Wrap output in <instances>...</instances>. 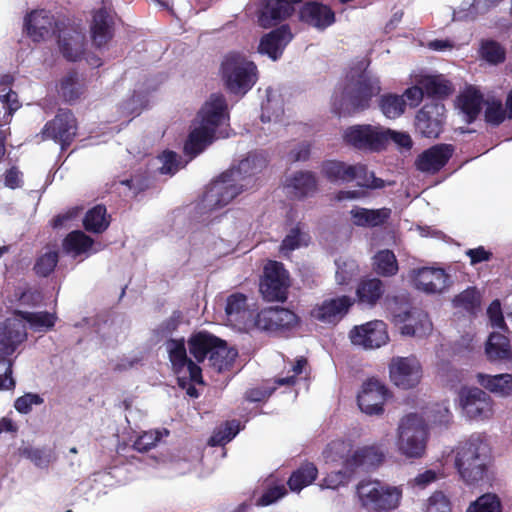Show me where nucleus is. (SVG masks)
I'll use <instances>...</instances> for the list:
<instances>
[{
	"label": "nucleus",
	"mask_w": 512,
	"mask_h": 512,
	"mask_svg": "<svg viewBox=\"0 0 512 512\" xmlns=\"http://www.w3.org/2000/svg\"><path fill=\"white\" fill-rule=\"evenodd\" d=\"M485 352L490 361H504L512 358L510 340L502 333L492 332L486 342Z\"/></svg>",
	"instance_id": "obj_38"
},
{
	"label": "nucleus",
	"mask_w": 512,
	"mask_h": 512,
	"mask_svg": "<svg viewBox=\"0 0 512 512\" xmlns=\"http://www.w3.org/2000/svg\"><path fill=\"white\" fill-rule=\"evenodd\" d=\"M14 314L29 323L31 329L39 332L51 330L55 326L57 320L54 313L47 311L28 312L15 310Z\"/></svg>",
	"instance_id": "obj_45"
},
{
	"label": "nucleus",
	"mask_w": 512,
	"mask_h": 512,
	"mask_svg": "<svg viewBox=\"0 0 512 512\" xmlns=\"http://www.w3.org/2000/svg\"><path fill=\"white\" fill-rule=\"evenodd\" d=\"M385 293V286L379 278L362 279L356 288V301L359 305L372 308Z\"/></svg>",
	"instance_id": "obj_34"
},
{
	"label": "nucleus",
	"mask_w": 512,
	"mask_h": 512,
	"mask_svg": "<svg viewBox=\"0 0 512 512\" xmlns=\"http://www.w3.org/2000/svg\"><path fill=\"white\" fill-rule=\"evenodd\" d=\"M116 13L102 7L93 13L90 32L93 44L101 48L112 40L115 31Z\"/></svg>",
	"instance_id": "obj_24"
},
{
	"label": "nucleus",
	"mask_w": 512,
	"mask_h": 512,
	"mask_svg": "<svg viewBox=\"0 0 512 512\" xmlns=\"http://www.w3.org/2000/svg\"><path fill=\"white\" fill-rule=\"evenodd\" d=\"M451 144H437L422 152L416 160L417 168L423 172L436 173L450 160L454 153Z\"/></svg>",
	"instance_id": "obj_25"
},
{
	"label": "nucleus",
	"mask_w": 512,
	"mask_h": 512,
	"mask_svg": "<svg viewBox=\"0 0 512 512\" xmlns=\"http://www.w3.org/2000/svg\"><path fill=\"white\" fill-rule=\"evenodd\" d=\"M110 225L106 207L98 204L89 209L83 219V227L88 232L103 233Z\"/></svg>",
	"instance_id": "obj_44"
},
{
	"label": "nucleus",
	"mask_w": 512,
	"mask_h": 512,
	"mask_svg": "<svg viewBox=\"0 0 512 512\" xmlns=\"http://www.w3.org/2000/svg\"><path fill=\"white\" fill-rule=\"evenodd\" d=\"M344 465L351 471L373 470L386 461L402 465L423 456V450H392L388 456L383 450H344Z\"/></svg>",
	"instance_id": "obj_6"
},
{
	"label": "nucleus",
	"mask_w": 512,
	"mask_h": 512,
	"mask_svg": "<svg viewBox=\"0 0 512 512\" xmlns=\"http://www.w3.org/2000/svg\"><path fill=\"white\" fill-rule=\"evenodd\" d=\"M93 245L94 240L81 230L68 233L62 242L63 250L73 257L88 253L92 250Z\"/></svg>",
	"instance_id": "obj_40"
},
{
	"label": "nucleus",
	"mask_w": 512,
	"mask_h": 512,
	"mask_svg": "<svg viewBox=\"0 0 512 512\" xmlns=\"http://www.w3.org/2000/svg\"><path fill=\"white\" fill-rule=\"evenodd\" d=\"M27 339L25 324L18 319H6L0 326V390L15 388L12 377L11 356L17 347Z\"/></svg>",
	"instance_id": "obj_4"
},
{
	"label": "nucleus",
	"mask_w": 512,
	"mask_h": 512,
	"mask_svg": "<svg viewBox=\"0 0 512 512\" xmlns=\"http://www.w3.org/2000/svg\"><path fill=\"white\" fill-rule=\"evenodd\" d=\"M350 215L353 224L358 227H378L387 222L391 210L385 207L380 209L355 207L350 211Z\"/></svg>",
	"instance_id": "obj_36"
},
{
	"label": "nucleus",
	"mask_w": 512,
	"mask_h": 512,
	"mask_svg": "<svg viewBox=\"0 0 512 512\" xmlns=\"http://www.w3.org/2000/svg\"><path fill=\"white\" fill-rule=\"evenodd\" d=\"M267 166L266 157L259 152H250L235 167L223 172L211 183L203 196L205 207L210 210L222 208L247 189L253 177Z\"/></svg>",
	"instance_id": "obj_1"
},
{
	"label": "nucleus",
	"mask_w": 512,
	"mask_h": 512,
	"mask_svg": "<svg viewBox=\"0 0 512 512\" xmlns=\"http://www.w3.org/2000/svg\"><path fill=\"white\" fill-rule=\"evenodd\" d=\"M165 347L175 374L179 375L186 367L192 383L204 384L201 367L187 356L184 337L167 339Z\"/></svg>",
	"instance_id": "obj_15"
},
{
	"label": "nucleus",
	"mask_w": 512,
	"mask_h": 512,
	"mask_svg": "<svg viewBox=\"0 0 512 512\" xmlns=\"http://www.w3.org/2000/svg\"><path fill=\"white\" fill-rule=\"evenodd\" d=\"M238 430L230 423H226L213 433L210 437L208 444L210 446H225L237 434Z\"/></svg>",
	"instance_id": "obj_62"
},
{
	"label": "nucleus",
	"mask_w": 512,
	"mask_h": 512,
	"mask_svg": "<svg viewBox=\"0 0 512 512\" xmlns=\"http://www.w3.org/2000/svg\"><path fill=\"white\" fill-rule=\"evenodd\" d=\"M78 123L69 109H59L53 119L46 122L41 130L42 140H53L62 151L67 150L77 136Z\"/></svg>",
	"instance_id": "obj_9"
},
{
	"label": "nucleus",
	"mask_w": 512,
	"mask_h": 512,
	"mask_svg": "<svg viewBox=\"0 0 512 512\" xmlns=\"http://www.w3.org/2000/svg\"><path fill=\"white\" fill-rule=\"evenodd\" d=\"M423 512H452V502L443 491H435L427 498Z\"/></svg>",
	"instance_id": "obj_54"
},
{
	"label": "nucleus",
	"mask_w": 512,
	"mask_h": 512,
	"mask_svg": "<svg viewBox=\"0 0 512 512\" xmlns=\"http://www.w3.org/2000/svg\"><path fill=\"white\" fill-rule=\"evenodd\" d=\"M257 67L238 53H229L221 64L222 78L233 94H246L257 81Z\"/></svg>",
	"instance_id": "obj_7"
},
{
	"label": "nucleus",
	"mask_w": 512,
	"mask_h": 512,
	"mask_svg": "<svg viewBox=\"0 0 512 512\" xmlns=\"http://www.w3.org/2000/svg\"><path fill=\"white\" fill-rule=\"evenodd\" d=\"M290 286L289 273L283 263L270 260L263 269L259 291L267 301L284 302Z\"/></svg>",
	"instance_id": "obj_10"
},
{
	"label": "nucleus",
	"mask_w": 512,
	"mask_h": 512,
	"mask_svg": "<svg viewBox=\"0 0 512 512\" xmlns=\"http://www.w3.org/2000/svg\"><path fill=\"white\" fill-rule=\"evenodd\" d=\"M487 457L478 450H459L455 465L464 482L474 485L481 481L486 468Z\"/></svg>",
	"instance_id": "obj_21"
},
{
	"label": "nucleus",
	"mask_w": 512,
	"mask_h": 512,
	"mask_svg": "<svg viewBox=\"0 0 512 512\" xmlns=\"http://www.w3.org/2000/svg\"><path fill=\"white\" fill-rule=\"evenodd\" d=\"M13 82L14 77L10 74L0 76V86H3V89H0V102L6 110L2 117L3 124H9L14 113L21 107L18 94L10 88Z\"/></svg>",
	"instance_id": "obj_37"
},
{
	"label": "nucleus",
	"mask_w": 512,
	"mask_h": 512,
	"mask_svg": "<svg viewBox=\"0 0 512 512\" xmlns=\"http://www.w3.org/2000/svg\"><path fill=\"white\" fill-rule=\"evenodd\" d=\"M287 187L291 189V194L295 198L304 199L317 191L318 182L313 172L298 171L287 179Z\"/></svg>",
	"instance_id": "obj_35"
},
{
	"label": "nucleus",
	"mask_w": 512,
	"mask_h": 512,
	"mask_svg": "<svg viewBox=\"0 0 512 512\" xmlns=\"http://www.w3.org/2000/svg\"><path fill=\"white\" fill-rule=\"evenodd\" d=\"M292 34L288 25H282L265 34L259 43V52L267 54L271 59L277 60L283 53L285 46L291 41Z\"/></svg>",
	"instance_id": "obj_28"
},
{
	"label": "nucleus",
	"mask_w": 512,
	"mask_h": 512,
	"mask_svg": "<svg viewBox=\"0 0 512 512\" xmlns=\"http://www.w3.org/2000/svg\"><path fill=\"white\" fill-rule=\"evenodd\" d=\"M344 470L335 471L327 474L321 483L319 484L320 489H338L341 486H345L351 480V476L354 471L349 470L344 464Z\"/></svg>",
	"instance_id": "obj_55"
},
{
	"label": "nucleus",
	"mask_w": 512,
	"mask_h": 512,
	"mask_svg": "<svg viewBox=\"0 0 512 512\" xmlns=\"http://www.w3.org/2000/svg\"><path fill=\"white\" fill-rule=\"evenodd\" d=\"M58 262V251H47L35 259L33 271L38 277L46 278L54 272Z\"/></svg>",
	"instance_id": "obj_53"
},
{
	"label": "nucleus",
	"mask_w": 512,
	"mask_h": 512,
	"mask_svg": "<svg viewBox=\"0 0 512 512\" xmlns=\"http://www.w3.org/2000/svg\"><path fill=\"white\" fill-rule=\"evenodd\" d=\"M306 237H308V235L303 233L299 225H297L292 228L282 240L280 248L282 251H293L299 248L302 244L307 245Z\"/></svg>",
	"instance_id": "obj_61"
},
{
	"label": "nucleus",
	"mask_w": 512,
	"mask_h": 512,
	"mask_svg": "<svg viewBox=\"0 0 512 512\" xmlns=\"http://www.w3.org/2000/svg\"><path fill=\"white\" fill-rule=\"evenodd\" d=\"M299 17L302 22L319 31H324L336 21L332 8L317 1L305 2L300 8Z\"/></svg>",
	"instance_id": "obj_23"
},
{
	"label": "nucleus",
	"mask_w": 512,
	"mask_h": 512,
	"mask_svg": "<svg viewBox=\"0 0 512 512\" xmlns=\"http://www.w3.org/2000/svg\"><path fill=\"white\" fill-rule=\"evenodd\" d=\"M478 52L483 60L492 65L501 64L506 60L505 48L496 40H482Z\"/></svg>",
	"instance_id": "obj_50"
},
{
	"label": "nucleus",
	"mask_w": 512,
	"mask_h": 512,
	"mask_svg": "<svg viewBox=\"0 0 512 512\" xmlns=\"http://www.w3.org/2000/svg\"><path fill=\"white\" fill-rule=\"evenodd\" d=\"M453 304L455 307L463 308L468 312H472L479 306L480 298L476 289L474 287H469L455 296Z\"/></svg>",
	"instance_id": "obj_59"
},
{
	"label": "nucleus",
	"mask_w": 512,
	"mask_h": 512,
	"mask_svg": "<svg viewBox=\"0 0 512 512\" xmlns=\"http://www.w3.org/2000/svg\"><path fill=\"white\" fill-rule=\"evenodd\" d=\"M379 108L387 118L396 119L405 112L406 101L398 94H383L379 98Z\"/></svg>",
	"instance_id": "obj_48"
},
{
	"label": "nucleus",
	"mask_w": 512,
	"mask_h": 512,
	"mask_svg": "<svg viewBox=\"0 0 512 512\" xmlns=\"http://www.w3.org/2000/svg\"><path fill=\"white\" fill-rule=\"evenodd\" d=\"M354 302L348 295L326 298L313 307L310 315L321 323L335 326L346 317Z\"/></svg>",
	"instance_id": "obj_16"
},
{
	"label": "nucleus",
	"mask_w": 512,
	"mask_h": 512,
	"mask_svg": "<svg viewBox=\"0 0 512 512\" xmlns=\"http://www.w3.org/2000/svg\"><path fill=\"white\" fill-rule=\"evenodd\" d=\"M287 494V489L282 482L276 481L274 478H268L265 481V490L256 500L257 506H268L282 499Z\"/></svg>",
	"instance_id": "obj_51"
},
{
	"label": "nucleus",
	"mask_w": 512,
	"mask_h": 512,
	"mask_svg": "<svg viewBox=\"0 0 512 512\" xmlns=\"http://www.w3.org/2000/svg\"><path fill=\"white\" fill-rule=\"evenodd\" d=\"M62 26L63 23L45 9L33 10L24 18V31L33 42H41L58 34Z\"/></svg>",
	"instance_id": "obj_12"
},
{
	"label": "nucleus",
	"mask_w": 512,
	"mask_h": 512,
	"mask_svg": "<svg viewBox=\"0 0 512 512\" xmlns=\"http://www.w3.org/2000/svg\"><path fill=\"white\" fill-rule=\"evenodd\" d=\"M225 312L230 321L244 326L253 325V311L249 308L248 298L243 293L235 292L227 297Z\"/></svg>",
	"instance_id": "obj_30"
},
{
	"label": "nucleus",
	"mask_w": 512,
	"mask_h": 512,
	"mask_svg": "<svg viewBox=\"0 0 512 512\" xmlns=\"http://www.w3.org/2000/svg\"><path fill=\"white\" fill-rule=\"evenodd\" d=\"M467 512H501V504L495 494H484L473 502Z\"/></svg>",
	"instance_id": "obj_57"
},
{
	"label": "nucleus",
	"mask_w": 512,
	"mask_h": 512,
	"mask_svg": "<svg viewBox=\"0 0 512 512\" xmlns=\"http://www.w3.org/2000/svg\"><path fill=\"white\" fill-rule=\"evenodd\" d=\"M349 337L354 345L366 349L379 348L389 341L387 325L382 320H373L359 326H354Z\"/></svg>",
	"instance_id": "obj_19"
},
{
	"label": "nucleus",
	"mask_w": 512,
	"mask_h": 512,
	"mask_svg": "<svg viewBox=\"0 0 512 512\" xmlns=\"http://www.w3.org/2000/svg\"><path fill=\"white\" fill-rule=\"evenodd\" d=\"M237 357V351L229 348L226 341L220 339L209 357L208 364L217 372L229 370Z\"/></svg>",
	"instance_id": "obj_41"
},
{
	"label": "nucleus",
	"mask_w": 512,
	"mask_h": 512,
	"mask_svg": "<svg viewBox=\"0 0 512 512\" xmlns=\"http://www.w3.org/2000/svg\"><path fill=\"white\" fill-rule=\"evenodd\" d=\"M59 92L66 102H75L85 92L84 79L75 70L69 71L60 81Z\"/></svg>",
	"instance_id": "obj_42"
},
{
	"label": "nucleus",
	"mask_w": 512,
	"mask_h": 512,
	"mask_svg": "<svg viewBox=\"0 0 512 512\" xmlns=\"http://www.w3.org/2000/svg\"><path fill=\"white\" fill-rule=\"evenodd\" d=\"M417 83L423 88L425 96L432 98V101H439L449 97L454 92L452 82L444 75H420Z\"/></svg>",
	"instance_id": "obj_31"
},
{
	"label": "nucleus",
	"mask_w": 512,
	"mask_h": 512,
	"mask_svg": "<svg viewBox=\"0 0 512 512\" xmlns=\"http://www.w3.org/2000/svg\"><path fill=\"white\" fill-rule=\"evenodd\" d=\"M187 343L189 352L196 361L195 363L199 364L206 359L209 360L216 344L220 343V338L207 331H199L193 333Z\"/></svg>",
	"instance_id": "obj_29"
},
{
	"label": "nucleus",
	"mask_w": 512,
	"mask_h": 512,
	"mask_svg": "<svg viewBox=\"0 0 512 512\" xmlns=\"http://www.w3.org/2000/svg\"><path fill=\"white\" fill-rule=\"evenodd\" d=\"M169 434L166 428L145 431L137 438L132 448H154L163 437Z\"/></svg>",
	"instance_id": "obj_58"
},
{
	"label": "nucleus",
	"mask_w": 512,
	"mask_h": 512,
	"mask_svg": "<svg viewBox=\"0 0 512 512\" xmlns=\"http://www.w3.org/2000/svg\"><path fill=\"white\" fill-rule=\"evenodd\" d=\"M398 269L396 256L391 250H380L373 257V270L380 276H394Z\"/></svg>",
	"instance_id": "obj_47"
},
{
	"label": "nucleus",
	"mask_w": 512,
	"mask_h": 512,
	"mask_svg": "<svg viewBox=\"0 0 512 512\" xmlns=\"http://www.w3.org/2000/svg\"><path fill=\"white\" fill-rule=\"evenodd\" d=\"M390 396L387 387L375 378H369L357 395V403L362 412L368 415H381L384 404Z\"/></svg>",
	"instance_id": "obj_18"
},
{
	"label": "nucleus",
	"mask_w": 512,
	"mask_h": 512,
	"mask_svg": "<svg viewBox=\"0 0 512 512\" xmlns=\"http://www.w3.org/2000/svg\"><path fill=\"white\" fill-rule=\"evenodd\" d=\"M216 134L205 127L195 126L188 134L184 142L183 152L193 159L204 152L214 141Z\"/></svg>",
	"instance_id": "obj_32"
},
{
	"label": "nucleus",
	"mask_w": 512,
	"mask_h": 512,
	"mask_svg": "<svg viewBox=\"0 0 512 512\" xmlns=\"http://www.w3.org/2000/svg\"><path fill=\"white\" fill-rule=\"evenodd\" d=\"M292 3L290 0H267L259 15L260 25L269 28L288 18L293 11Z\"/></svg>",
	"instance_id": "obj_33"
},
{
	"label": "nucleus",
	"mask_w": 512,
	"mask_h": 512,
	"mask_svg": "<svg viewBox=\"0 0 512 512\" xmlns=\"http://www.w3.org/2000/svg\"><path fill=\"white\" fill-rule=\"evenodd\" d=\"M120 183L125 185L133 196H137L150 187V179L144 173L134 174L129 179L122 180Z\"/></svg>",
	"instance_id": "obj_64"
},
{
	"label": "nucleus",
	"mask_w": 512,
	"mask_h": 512,
	"mask_svg": "<svg viewBox=\"0 0 512 512\" xmlns=\"http://www.w3.org/2000/svg\"><path fill=\"white\" fill-rule=\"evenodd\" d=\"M356 493L363 508L372 512H392L401 504L403 489L379 481H361Z\"/></svg>",
	"instance_id": "obj_5"
},
{
	"label": "nucleus",
	"mask_w": 512,
	"mask_h": 512,
	"mask_svg": "<svg viewBox=\"0 0 512 512\" xmlns=\"http://www.w3.org/2000/svg\"><path fill=\"white\" fill-rule=\"evenodd\" d=\"M481 386L492 393L507 396L512 393V375L508 373L498 375L477 374Z\"/></svg>",
	"instance_id": "obj_43"
},
{
	"label": "nucleus",
	"mask_w": 512,
	"mask_h": 512,
	"mask_svg": "<svg viewBox=\"0 0 512 512\" xmlns=\"http://www.w3.org/2000/svg\"><path fill=\"white\" fill-rule=\"evenodd\" d=\"M21 457L31 461L40 469L50 467L56 460L53 450H22Z\"/></svg>",
	"instance_id": "obj_56"
},
{
	"label": "nucleus",
	"mask_w": 512,
	"mask_h": 512,
	"mask_svg": "<svg viewBox=\"0 0 512 512\" xmlns=\"http://www.w3.org/2000/svg\"><path fill=\"white\" fill-rule=\"evenodd\" d=\"M298 315L284 307H268L256 313L253 327L271 335L284 336L299 324Z\"/></svg>",
	"instance_id": "obj_8"
},
{
	"label": "nucleus",
	"mask_w": 512,
	"mask_h": 512,
	"mask_svg": "<svg viewBox=\"0 0 512 512\" xmlns=\"http://www.w3.org/2000/svg\"><path fill=\"white\" fill-rule=\"evenodd\" d=\"M381 91L378 78L360 73L356 78L348 77L339 93L332 98V112L338 117H348L367 110L371 100Z\"/></svg>",
	"instance_id": "obj_2"
},
{
	"label": "nucleus",
	"mask_w": 512,
	"mask_h": 512,
	"mask_svg": "<svg viewBox=\"0 0 512 512\" xmlns=\"http://www.w3.org/2000/svg\"><path fill=\"white\" fill-rule=\"evenodd\" d=\"M445 105L440 101L427 102L415 116V128L423 137L438 138L445 123Z\"/></svg>",
	"instance_id": "obj_14"
},
{
	"label": "nucleus",
	"mask_w": 512,
	"mask_h": 512,
	"mask_svg": "<svg viewBox=\"0 0 512 512\" xmlns=\"http://www.w3.org/2000/svg\"><path fill=\"white\" fill-rule=\"evenodd\" d=\"M389 374L395 386L410 389L420 382L421 365L415 357H396L389 365Z\"/></svg>",
	"instance_id": "obj_20"
},
{
	"label": "nucleus",
	"mask_w": 512,
	"mask_h": 512,
	"mask_svg": "<svg viewBox=\"0 0 512 512\" xmlns=\"http://www.w3.org/2000/svg\"><path fill=\"white\" fill-rule=\"evenodd\" d=\"M229 118L228 105L223 94L213 93L197 114L199 126L216 134L218 127Z\"/></svg>",
	"instance_id": "obj_22"
},
{
	"label": "nucleus",
	"mask_w": 512,
	"mask_h": 512,
	"mask_svg": "<svg viewBox=\"0 0 512 512\" xmlns=\"http://www.w3.org/2000/svg\"><path fill=\"white\" fill-rule=\"evenodd\" d=\"M149 450H138L140 461L146 460L155 468L167 467L174 473H186L196 466L192 461L201 460L207 470H212L216 461L226 457L224 450H157V454L146 455Z\"/></svg>",
	"instance_id": "obj_3"
},
{
	"label": "nucleus",
	"mask_w": 512,
	"mask_h": 512,
	"mask_svg": "<svg viewBox=\"0 0 512 512\" xmlns=\"http://www.w3.org/2000/svg\"><path fill=\"white\" fill-rule=\"evenodd\" d=\"M158 158L162 162L158 168L160 174L174 175L179 170L180 161L176 152L165 150Z\"/></svg>",
	"instance_id": "obj_63"
},
{
	"label": "nucleus",
	"mask_w": 512,
	"mask_h": 512,
	"mask_svg": "<svg viewBox=\"0 0 512 512\" xmlns=\"http://www.w3.org/2000/svg\"><path fill=\"white\" fill-rule=\"evenodd\" d=\"M460 107L467 116V122L472 123L480 114L483 95L476 90L467 91L459 97Z\"/></svg>",
	"instance_id": "obj_49"
},
{
	"label": "nucleus",
	"mask_w": 512,
	"mask_h": 512,
	"mask_svg": "<svg viewBox=\"0 0 512 512\" xmlns=\"http://www.w3.org/2000/svg\"><path fill=\"white\" fill-rule=\"evenodd\" d=\"M353 174L354 176L352 177V181L356 180L358 187L369 189H380L385 187L384 180L376 177L373 172H369L365 164H354Z\"/></svg>",
	"instance_id": "obj_52"
},
{
	"label": "nucleus",
	"mask_w": 512,
	"mask_h": 512,
	"mask_svg": "<svg viewBox=\"0 0 512 512\" xmlns=\"http://www.w3.org/2000/svg\"><path fill=\"white\" fill-rule=\"evenodd\" d=\"M398 438L406 448H426L429 428L425 420L416 413L401 418L398 426Z\"/></svg>",
	"instance_id": "obj_17"
},
{
	"label": "nucleus",
	"mask_w": 512,
	"mask_h": 512,
	"mask_svg": "<svg viewBox=\"0 0 512 512\" xmlns=\"http://www.w3.org/2000/svg\"><path fill=\"white\" fill-rule=\"evenodd\" d=\"M181 323V312L174 311L172 315L162 321L155 329L154 336L158 339H164L171 336Z\"/></svg>",
	"instance_id": "obj_60"
},
{
	"label": "nucleus",
	"mask_w": 512,
	"mask_h": 512,
	"mask_svg": "<svg viewBox=\"0 0 512 512\" xmlns=\"http://www.w3.org/2000/svg\"><path fill=\"white\" fill-rule=\"evenodd\" d=\"M323 176L332 183H350L354 176V164L339 160H327L322 164Z\"/></svg>",
	"instance_id": "obj_39"
},
{
	"label": "nucleus",
	"mask_w": 512,
	"mask_h": 512,
	"mask_svg": "<svg viewBox=\"0 0 512 512\" xmlns=\"http://www.w3.org/2000/svg\"><path fill=\"white\" fill-rule=\"evenodd\" d=\"M317 475L316 466L313 463H305L291 474L287 484L292 492L299 493L303 488L312 484Z\"/></svg>",
	"instance_id": "obj_46"
},
{
	"label": "nucleus",
	"mask_w": 512,
	"mask_h": 512,
	"mask_svg": "<svg viewBox=\"0 0 512 512\" xmlns=\"http://www.w3.org/2000/svg\"><path fill=\"white\" fill-rule=\"evenodd\" d=\"M57 43L66 60L76 62L82 58L85 50V35L82 32L61 28V32H58Z\"/></svg>",
	"instance_id": "obj_27"
},
{
	"label": "nucleus",
	"mask_w": 512,
	"mask_h": 512,
	"mask_svg": "<svg viewBox=\"0 0 512 512\" xmlns=\"http://www.w3.org/2000/svg\"><path fill=\"white\" fill-rule=\"evenodd\" d=\"M383 127L370 124H356L347 127L343 132V141L357 150L380 152L386 149V138Z\"/></svg>",
	"instance_id": "obj_11"
},
{
	"label": "nucleus",
	"mask_w": 512,
	"mask_h": 512,
	"mask_svg": "<svg viewBox=\"0 0 512 512\" xmlns=\"http://www.w3.org/2000/svg\"><path fill=\"white\" fill-rule=\"evenodd\" d=\"M459 401L464 414L471 420L488 419L493 414L491 397L478 387H462Z\"/></svg>",
	"instance_id": "obj_13"
},
{
	"label": "nucleus",
	"mask_w": 512,
	"mask_h": 512,
	"mask_svg": "<svg viewBox=\"0 0 512 512\" xmlns=\"http://www.w3.org/2000/svg\"><path fill=\"white\" fill-rule=\"evenodd\" d=\"M448 275L442 268L422 267L416 271L413 282L425 293H440L447 286Z\"/></svg>",
	"instance_id": "obj_26"
}]
</instances>
